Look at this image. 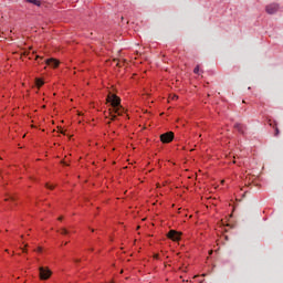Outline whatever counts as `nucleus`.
I'll return each mask as SVG.
<instances>
[{"instance_id": "1", "label": "nucleus", "mask_w": 283, "mask_h": 283, "mask_svg": "<svg viewBox=\"0 0 283 283\" xmlns=\"http://www.w3.org/2000/svg\"><path fill=\"white\" fill-rule=\"evenodd\" d=\"M106 101L111 104L112 107L109 108L112 120H116V115L114 114H117V116H123V114L125 113V108L120 105V97L111 93L108 94Z\"/></svg>"}, {"instance_id": "2", "label": "nucleus", "mask_w": 283, "mask_h": 283, "mask_svg": "<svg viewBox=\"0 0 283 283\" xmlns=\"http://www.w3.org/2000/svg\"><path fill=\"white\" fill-rule=\"evenodd\" d=\"M266 14H277L280 12V3L272 2L265 6Z\"/></svg>"}, {"instance_id": "3", "label": "nucleus", "mask_w": 283, "mask_h": 283, "mask_svg": "<svg viewBox=\"0 0 283 283\" xmlns=\"http://www.w3.org/2000/svg\"><path fill=\"white\" fill-rule=\"evenodd\" d=\"M40 271V280H50V277L52 276V271L48 268H39Z\"/></svg>"}, {"instance_id": "4", "label": "nucleus", "mask_w": 283, "mask_h": 283, "mask_svg": "<svg viewBox=\"0 0 283 283\" xmlns=\"http://www.w3.org/2000/svg\"><path fill=\"white\" fill-rule=\"evenodd\" d=\"M182 235V233L176 231V230H170L167 234V237L169 238V240H172L174 242H178V240H180V237Z\"/></svg>"}, {"instance_id": "5", "label": "nucleus", "mask_w": 283, "mask_h": 283, "mask_svg": "<svg viewBox=\"0 0 283 283\" xmlns=\"http://www.w3.org/2000/svg\"><path fill=\"white\" fill-rule=\"evenodd\" d=\"M161 143H171L174 140V132H168L160 135Z\"/></svg>"}, {"instance_id": "6", "label": "nucleus", "mask_w": 283, "mask_h": 283, "mask_svg": "<svg viewBox=\"0 0 283 283\" xmlns=\"http://www.w3.org/2000/svg\"><path fill=\"white\" fill-rule=\"evenodd\" d=\"M46 65H50L51 67H56L60 62L56 59H48L45 60Z\"/></svg>"}, {"instance_id": "7", "label": "nucleus", "mask_w": 283, "mask_h": 283, "mask_svg": "<svg viewBox=\"0 0 283 283\" xmlns=\"http://www.w3.org/2000/svg\"><path fill=\"white\" fill-rule=\"evenodd\" d=\"M234 128L239 132V134H244V129H245L244 125L235 124Z\"/></svg>"}, {"instance_id": "8", "label": "nucleus", "mask_w": 283, "mask_h": 283, "mask_svg": "<svg viewBox=\"0 0 283 283\" xmlns=\"http://www.w3.org/2000/svg\"><path fill=\"white\" fill-rule=\"evenodd\" d=\"M27 3H32L33 6H36L38 8H40L41 6V1L39 0H25Z\"/></svg>"}, {"instance_id": "9", "label": "nucleus", "mask_w": 283, "mask_h": 283, "mask_svg": "<svg viewBox=\"0 0 283 283\" xmlns=\"http://www.w3.org/2000/svg\"><path fill=\"white\" fill-rule=\"evenodd\" d=\"M35 85H36L38 87H43V85H44L43 80L38 78V80L35 81Z\"/></svg>"}, {"instance_id": "10", "label": "nucleus", "mask_w": 283, "mask_h": 283, "mask_svg": "<svg viewBox=\"0 0 283 283\" xmlns=\"http://www.w3.org/2000/svg\"><path fill=\"white\" fill-rule=\"evenodd\" d=\"M60 233H61L62 235H69V234H70V231H67V229H65V228H62V229L60 230Z\"/></svg>"}, {"instance_id": "11", "label": "nucleus", "mask_w": 283, "mask_h": 283, "mask_svg": "<svg viewBox=\"0 0 283 283\" xmlns=\"http://www.w3.org/2000/svg\"><path fill=\"white\" fill-rule=\"evenodd\" d=\"M6 202H14V197L10 196L9 198L4 199Z\"/></svg>"}, {"instance_id": "12", "label": "nucleus", "mask_w": 283, "mask_h": 283, "mask_svg": "<svg viewBox=\"0 0 283 283\" xmlns=\"http://www.w3.org/2000/svg\"><path fill=\"white\" fill-rule=\"evenodd\" d=\"M199 72H200V66L197 65V66L195 67V70H193V73H195V74H198Z\"/></svg>"}, {"instance_id": "13", "label": "nucleus", "mask_w": 283, "mask_h": 283, "mask_svg": "<svg viewBox=\"0 0 283 283\" xmlns=\"http://www.w3.org/2000/svg\"><path fill=\"white\" fill-rule=\"evenodd\" d=\"M274 136H280V128L275 127V134Z\"/></svg>"}, {"instance_id": "14", "label": "nucleus", "mask_w": 283, "mask_h": 283, "mask_svg": "<svg viewBox=\"0 0 283 283\" xmlns=\"http://www.w3.org/2000/svg\"><path fill=\"white\" fill-rule=\"evenodd\" d=\"M46 189H54V186H50V184H45Z\"/></svg>"}, {"instance_id": "15", "label": "nucleus", "mask_w": 283, "mask_h": 283, "mask_svg": "<svg viewBox=\"0 0 283 283\" xmlns=\"http://www.w3.org/2000/svg\"><path fill=\"white\" fill-rule=\"evenodd\" d=\"M38 253H41V251H43V249L42 248H38Z\"/></svg>"}, {"instance_id": "16", "label": "nucleus", "mask_w": 283, "mask_h": 283, "mask_svg": "<svg viewBox=\"0 0 283 283\" xmlns=\"http://www.w3.org/2000/svg\"><path fill=\"white\" fill-rule=\"evenodd\" d=\"M74 262L78 263L81 262V259H75Z\"/></svg>"}, {"instance_id": "17", "label": "nucleus", "mask_w": 283, "mask_h": 283, "mask_svg": "<svg viewBox=\"0 0 283 283\" xmlns=\"http://www.w3.org/2000/svg\"><path fill=\"white\" fill-rule=\"evenodd\" d=\"M22 252H23V253H28V250H25V249H22Z\"/></svg>"}, {"instance_id": "18", "label": "nucleus", "mask_w": 283, "mask_h": 283, "mask_svg": "<svg viewBox=\"0 0 283 283\" xmlns=\"http://www.w3.org/2000/svg\"><path fill=\"white\" fill-rule=\"evenodd\" d=\"M154 258H155V260H158V254H155Z\"/></svg>"}, {"instance_id": "19", "label": "nucleus", "mask_w": 283, "mask_h": 283, "mask_svg": "<svg viewBox=\"0 0 283 283\" xmlns=\"http://www.w3.org/2000/svg\"><path fill=\"white\" fill-rule=\"evenodd\" d=\"M62 165H67L65 161H62Z\"/></svg>"}, {"instance_id": "20", "label": "nucleus", "mask_w": 283, "mask_h": 283, "mask_svg": "<svg viewBox=\"0 0 283 283\" xmlns=\"http://www.w3.org/2000/svg\"><path fill=\"white\" fill-rule=\"evenodd\" d=\"M59 220H63V217H60Z\"/></svg>"}, {"instance_id": "21", "label": "nucleus", "mask_w": 283, "mask_h": 283, "mask_svg": "<svg viewBox=\"0 0 283 283\" xmlns=\"http://www.w3.org/2000/svg\"><path fill=\"white\" fill-rule=\"evenodd\" d=\"M172 98H178V96L175 95Z\"/></svg>"}, {"instance_id": "22", "label": "nucleus", "mask_w": 283, "mask_h": 283, "mask_svg": "<svg viewBox=\"0 0 283 283\" xmlns=\"http://www.w3.org/2000/svg\"><path fill=\"white\" fill-rule=\"evenodd\" d=\"M60 133L65 134L63 130H61Z\"/></svg>"}, {"instance_id": "23", "label": "nucleus", "mask_w": 283, "mask_h": 283, "mask_svg": "<svg viewBox=\"0 0 283 283\" xmlns=\"http://www.w3.org/2000/svg\"><path fill=\"white\" fill-rule=\"evenodd\" d=\"M232 163H233V165H235V160H233Z\"/></svg>"}, {"instance_id": "24", "label": "nucleus", "mask_w": 283, "mask_h": 283, "mask_svg": "<svg viewBox=\"0 0 283 283\" xmlns=\"http://www.w3.org/2000/svg\"><path fill=\"white\" fill-rule=\"evenodd\" d=\"M211 253H213V251H210V255H211Z\"/></svg>"}]
</instances>
